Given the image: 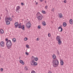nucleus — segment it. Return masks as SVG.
<instances>
[{
  "label": "nucleus",
  "instance_id": "1",
  "mask_svg": "<svg viewBox=\"0 0 73 73\" xmlns=\"http://www.w3.org/2000/svg\"><path fill=\"white\" fill-rule=\"evenodd\" d=\"M52 63V65L53 67H54V68H56L57 66H58V64H59V62H58V59H56L53 60Z\"/></svg>",
  "mask_w": 73,
  "mask_h": 73
},
{
  "label": "nucleus",
  "instance_id": "2",
  "mask_svg": "<svg viewBox=\"0 0 73 73\" xmlns=\"http://www.w3.org/2000/svg\"><path fill=\"white\" fill-rule=\"evenodd\" d=\"M6 45L8 49H9L11 48V47L12 45V43L11 40H9L7 42Z\"/></svg>",
  "mask_w": 73,
  "mask_h": 73
},
{
  "label": "nucleus",
  "instance_id": "3",
  "mask_svg": "<svg viewBox=\"0 0 73 73\" xmlns=\"http://www.w3.org/2000/svg\"><path fill=\"white\" fill-rule=\"evenodd\" d=\"M8 20H10V21H12V18H11L10 17L9 18H5V21L7 25H9V24H10V22Z\"/></svg>",
  "mask_w": 73,
  "mask_h": 73
},
{
  "label": "nucleus",
  "instance_id": "4",
  "mask_svg": "<svg viewBox=\"0 0 73 73\" xmlns=\"http://www.w3.org/2000/svg\"><path fill=\"white\" fill-rule=\"evenodd\" d=\"M56 40L57 41H58V43L59 45H61L62 44V42L61 40V39L60 38V37L58 36L56 37Z\"/></svg>",
  "mask_w": 73,
  "mask_h": 73
},
{
  "label": "nucleus",
  "instance_id": "5",
  "mask_svg": "<svg viewBox=\"0 0 73 73\" xmlns=\"http://www.w3.org/2000/svg\"><path fill=\"white\" fill-rule=\"evenodd\" d=\"M26 26L27 27V28L28 29H29V28H31V23H30V21H29V22L26 24Z\"/></svg>",
  "mask_w": 73,
  "mask_h": 73
},
{
  "label": "nucleus",
  "instance_id": "6",
  "mask_svg": "<svg viewBox=\"0 0 73 73\" xmlns=\"http://www.w3.org/2000/svg\"><path fill=\"white\" fill-rule=\"evenodd\" d=\"M19 28H20V29H23V30H24V25H23L22 26L21 25V24H19L18 25Z\"/></svg>",
  "mask_w": 73,
  "mask_h": 73
},
{
  "label": "nucleus",
  "instance_id": "7",
  "mask_svg": "<svg viewBox=\"0 0 73 73\" xmlns=\"http://www.w3.org/2000/svg\"><path fill=\"white\" fill-rule=\"evenodd\" d=\"M30 64L31 65H34V66H36L37 65V62H35V60H33L32 61V63L31 62Z\"/></svg>",
  "mask_w": 73,
  "mask_h": 73
},
{
  "label": "nucleus",
  "instance_id": "8",
  "mask_svg": "<svg viewBox=\"0 0 73 73\" xmlns=\"http://www.w3.org/2000/svg\"><path fill=\"white\" fill-rule=\"evenodd\" d=\"M43 17V16L42 15L39 16L37 17L38 20L39 21H40L42 20V19Z\"/></svg>",
  "mask_w": 73,
  "mask_h": 73
},
{
  "label": "nucleus",
  "instance_id": "9",
  "mask_svg": "<svg viewBox=\"0 0 73 73\" xmlns=\"http://www.w3.org/2000/svg\"><path fill=\"white\" fill-rule=\"evenodd\" d=\"M62 28L61 27V26L60 27L58 28V31L59 32H61L62 31Z\"/></svg>",
  "mask_w": 73,
  "mask_h": 73
},
{
  "label": "nucleus",
  "instance_id": "10",
  "mask_svg": "<svg viewBox=\"0 0 73 73\" xmlns=\"http://www.w3.org/2000/svg\"><path fill=\"white\" fill-rule=\"evenodd\" d=\"M0 46H2V47H3L4 46V42L3 41H2L0 42Z\"/></svg>",
  "mask_w": 73,
  "mask_h": 73
},
{
  "label": "nucleus",
  "instance_id": "11",
  "mask_svg": "<svg viewBox=\"0 0 73 73\" xmlns=\"http://www.w3.org/2000/svg\"><path fill=\"white\" fill-rule=\"evenodd\" d=\"M20 9V7L19 6H17V9L16 10V11L18 12V11H19V10Z\"/></svg>",
  "mask_w": 73,
  "mask_h": 73
},
{
  "label": "nucleus",
  "instance_id": "12",
  "mask_svg": "<svg viewBox=\"0 0 73 73\" xmlns=\"http://www.w3.org/2000/svg\"><path fill=\"white\" fill-rule=\"evenodd\" d=\"M19 23L18 22H15V23L14 25L15 26V28H17L18 26H19Z\"/></svg>",
  "mask_w": 73,
  "mask_h": 73
},
{
  "label": "nucleus",
  "instance_id": "13",
  "mask_svg": "<svg viewBox=\"0 0 73 73\" xmlns=\"http://www.w3.org/2000/svg\"><path fill=\"white\" fill-rule=\"evenodd\" d=\"M60 64L61 65H64V62H63V60L61 59L60 60Z\"/></svg>",
  "mask_w": 73,
  "mask_h": 73
},
{
  "label": "nucleus",
  "instance_id": "14",
  "mask_svg": "<svg viewBox=\"0 0 73 73\" xmlns=\"http://www.w3.org/2000/svg\"><path fill=\"white\" fill-rule=\"evenodd\" d=\"M52 58H53L54 60H56V56L54 54H53L52 55Z\"/></svg>",
  "mask_w": 73,
  "mask_h": 73
},
{
  "label": "nucleus",
  "instance_id": "15",
  "mask_svg": "<svg viewBox=\"0 0 73 73\" xmlns=\"http://www.w3.org/2000/svg\"><path fill=\"white\" fill-rule=\"evenodd\" d=\"M19 62L21 63V64H22V65H24V62H23V61L22 60H20L19 61Z\"/></svg>",
  "mask_w": 73,
  "mask_h": 73
},
{
  "label": "nucleus",
  "instance_id": "16",
  "mask_svg": "<svg viewBox=\"0 0 73 73\" xmlns=\"http://www.w3.org/2000/svg\"><path fill=\"white\" fill-rule=\"evenodd\" d=\"M70 24H71V25L73 24V20L71 19L70 20Z\"/></svg>",
  "mask_w": 73,
  "mask_h": 73
},
{
  "label": "nucleus",
  "instance_id": "17",
  "mask_svg": "<svg viewBox=\"0 0 73 73\" xmlns=\"http://www.w3.org/2000/svg\"><path fill=\"white\" fill-rule=\"evenodd\" d=\"M0 33H1V34H3V33H4V31L3 29H1L0 31Z\"/></svg>",
  "mask_w": 73,
  "mask_h": 73
},
{
  "label": "nucleus",
  "instance_id": "18",
  "mask_svg": "<svg viewBox=\"0 0 73 73\" xmlns=\"http://www.w3.org/2000/svg\"><path fill=\"white\" fill-rule=\"evenodd\" d=\"M42 24L43 26H45V25H46V23H45V21L43 22H42Z\"/></svg>",
  "mask_w": 73,
  "mask_h": 73
},
{
  "label": "nucleus",
  "instance_id": "19",
  "mask_svg": "<svg viewBox=\"0 0 73 73\" xmlns=\"http://www.w3.org/2000/svg\"><path fill=\"white\" fill-rule=\"evenodd\" d=\"M63 27H66V23L65 22L63 23Z\"/></svg>",
  "mask_w": 73,
  "mask_h": 73
},
{
  "label": "nucleus",
  "instance_id": "20",
  "mask_svg": "<svg viewBox=\"0 0 73 73\" xmlns=\"http://www.w3.org/2000/svg\"><path fill=\"white\" fill-rule=\"evenodd\" d=\"M59 17L60 18H62V14L60 13L59 14Z\"/></svg>",
  "mask_w": 73,
  "mask_h": 73
},
{
  "label": "nucleus",
  "instance_id": "21",
  "mask_svg": "<svg viewBox=\"0 0 73 73\" xmlns=\"http://www.w3.org/2000/svg\"><path fill=\"white\" fill-rule=\"evenodd\" d=\"M12 41L14 42H16V39L15 38H13L12 40Z\"/></svg>",
  "mask_w": 73,
  "mask_h": 73
},
{
  "label": "nucleus",
  "instance_id": "22",
  "mask_svg": "<svg viewBox=\"0 0 73 73\" xmlns=\"http://www.w3.org/2000/svg\"><path fill=\"white\" fill-rule=\"evenodd\" d=\"M34 59L35 60V61H37L38 60V58H34Z\"/></svg>",
  "mask_w": 73,
  "mask_h": 73
},
{
  "label": "nucleus",
  "instance_id": "23",
  "mask_svg": "<svg viewBox=\"0 0 73 73\" xmlns=\"http://www.w3.org/2000/svg\"><path fill=\"white\" fill-rule=\"evenodd\" d=\"M27 40H28V38H27V37H25L24 38V40L25 41H27Z\"/></svg>",
  "mask_w": 73,
  "mask_h": 73
},
{
  "label": "nucleus",
  "instance_id": "24",
  "mask_svg": "<svg viewBox=\"0 0 73 73\" xmlns=\"http://www.w3.org/2000/svg\"><path fill=\"white\" fill-rule=\"evenodd\" d=\"M31 73H36V72H35V71L33 70L31 71Z\"/></svg>",
  "mask_w": 73,
  "mask_h": 73
},
{
  "label": "nucleus",
  "instance_id": "25",
  "mask_svg": "<svg viewBox=\"0 0 73 73\" xmlns=\"http://www.w3.org/2000/svg\"><path fill=\"white\" fill-rule=\"evenodd\" d=\"M42 13L44 14H45V11H42Z\"/></svg>",
  "mask_w": 73,
  "mask_h": 73
},
{
  "label": "nucleus",
  "instance_id": "26",
  "mask_svg": "<svg viewBox=\"0 0 73 73\" xmlns=\"http://www.w3.org/2000/svg\"><path fill=\"white\" fill-rule=\"evenodd\" d=\"M25 70H28V68H27V67H25Z\"/></svg>",
  "mask_w": 73,
  "mask_h": 73
},
{
  "label": "nucleus",
  "instance_id": "27",
  "mask_svg": "<svg viewBox=\"0 0 73 73\" xmlns=\"http://www.w3.org/2000/svg\"><path fill=\"white\" fill-rule=\"evenodd\" d=\"M40 13L39 12H38L37 13V14H36V15L37 16H38V15H40Z\"/></svg>",
  "mask_w": 73,
  "mask_h": 73
},
{
  "label": "nucleus",
  "instance_id": "28",
  "mask_svg": "<svg viewBox=\"0 0 73 73\" xmlns=\"http://www.w3.org/2000/svg\"><path fill=\"white\" fill-rule=\"evenodd\" d=\"M38 29H40V28H41V27L39 25L38 26Z\"/></svg>",
  "mask_w": 73,
  "mask_h": 73
},
{
  "label": "nucleus",
  "instance_id": "29",
  "mask_svg": "<svg viewBox=\"0 0 73 73\" xmlns=\"http://www.w3.org/2000/svg\"><path fill=\"white\" fill-rule=\"evenodd\" d=\"M9 40H8V38H6L5 39L6 41H8Z\"/></svg>",
  "mask_w": 73,
  "mask_h": 73
},
{
  "label": "nucleus",
  "instance_id": "30",
  "mask_svg": "<svg viewBox=\"0 0 73 73\" xmlns=\"http://www.w3.org/2000/svg\"><path fill=\"white\" fill-rule=\"evenodd\" d=\"M48 37H50V33L48 34Z\"/></svg>",
  "mask_w": 73,
  "mask_h": 73
},
{
  "label": "nucleus",
  "instance_id": "31",
  "mask_svg": "<svg viewBox=\"0 0 73 73\" xmlns=\"http://www.w3.org/2000/svg\"><path fill=\"white\" fill-rule=\"evenodd\" d=\"M64 3H66V0H64Z\"/></svg>",
  "mask_w": 73,
  "mask_h": 73
},
{
  "label": "nucleus",
  "instance_id": "32",
  "mask_svg": "<svg viewBox=\"0 0 73 73\" xmlns=\"http://www.w3.org/2000/svg\"><path fill=\"white\" fill-rule=\"evenodd\" d=\"M26 46L27 48H28L29 46V45H26Z\"/></svg>",
  "mask_w": 73,
  "mask_h": 73
},
{
  "label": "nucleus",
  "instance_id": "33",
  "mask_svg": "<svg viewBox=\"0 0 73 73\" xmlns=\"http://www.w3.org/2000/svg\"><path fill=\"white\" fill-rule=\"evenodd\" d=\"M25 53H26V55H28V54H28V52H26Z\"/></svg>",
  "mask_w": 73,
  "mask_h": 73
},
{
  "label": "nucleus",
  "instance_id": "34",
  "mask_svg": "<svg viewBox=\"0 0 73 73\" xmlns=\"http://www.w3.org/2000/svg\"><path fill=\"white\" fill-rule=\"evenodd\" d=\"M0 70L1 71H3V68H1Z\"/></svg>",
  "mask_w": 73,
  "mask_h": 73
},
{
  "label": "nucleus",
  "instance_id": "35",
  "mask_svg": "<svg viewBox=\"0 0 73 73\" xmlns=\"http://www.w3.org/2000/svg\"><path fill=\"white\" fill-rule=\"evenodd\" d=\"M21 5H24V3H21Z\"/></svg>",
  "mask_w": 73,
  "mask_h": 73
},
{
  "label": "nucleus",
  "instance_id": "36",
  "mask_svg": "<svg viewBox=\"0 0 73 73\" xmlns=\"http://www.w3.org/2000/svg\"><path fill=\"white\" fill-rule=\"evenodd\" d=\"M36 40L37 41H39V39L38 38H37Z\"/></svg>",
  "mask_w": 73,
  "mask_h": 73
},
{
  "label": "nucleus",
  "instance_id": "37",
  "mask_svg": "<svg viewBox=\"0 0 73 73\" xmlns=\"http://www.w3.org/2000/svg\"><path fill=\"white\" fill-rule=\"evenodd\" d=\"M40 1H41V2H42V1H43L44 0H40Z\"/></svg>",
  "mask_w": 73,
  "mask_h": 73
},
{
  "label": "nucleus",
  "instance_id": "38",
  "mask_svg": "<svg viewBox=\"0 0 73 73\" xmlns=\"http://www.w3.org/2000/svg\"><path fill=\"white\" fill-rule=\"evenodd\" d=\"M52 12H53V11H54V9H52Z\"/></svg>",
  "mask_w": 73,
  "mask_h": 73
},
{
  "label": "nucleus",
  "instance_id": "39",
  "mask_svg": "<svg viewBox=\"0 0 73 73\" xmlns=\"http://www.w3.org/2000/svg\"><path fill=\"white\" fill-rule=\"evenodd\" d=\"M57 52L58 54V55H59V52H58V51Z\"/></svg>",
  "mask_w": 73,
  "mask_h": 73
},
{
  "label": "nucleus",
  "instance_id": "40",
  "mask_svg": "<svg viewBox=\"0 0 73 73\" xmlns=\"http://www.w3.org/2000/svg\"><path fill=\"white\" fill-rule=\"evenodd\" d=\"M36 5H37L38 4V3L36 2L35 3Z\"/></svg>",
  "mask_w": 73,
  "mask_h": 73
},
{
  "label": "nucleus",
  "instance_id": "41",
  "mask_svg": "<svg viewBox=\"0 0 73 73\" xmlns=\"http://www.w3.org/2000/svg\"><path fill=\"white\" fill-rule=\"evenodd\" d=\"M45 7H46L45 8H48V6H45Z\"/></svg>",
  "mask_w": 73,
  "mask_h": 73
},
{
  "label": "nucleus",
  "instance_id": "42",
  "mask_svg": "<svg viewBox=\"0 0 73 73\" xmlns=\"http://www.w3.org/2000/svg\"><path fill=\"white\" fill-rule=\"evenodd\" d=\"M48 73H52V72H51L49 71Z\"/></svg>",
  "mask_w": 73,
  "mask_h": 73
},
{
  "label": "nucleus",
  "instance_id": "43",
  "mask_svg": "<svg viewBox=\"0 0 73 73\" xmlns=\"http://www.w3.org/2000/svg\"><path fill=\"white\" fill-rule=\"evenodd\" d=\"M45 3H46V1H45Z\"/></svg>",
  "mask_w": 73,
  "mask_h": 73
},
{
  "label": "nucleus",
  "instance_id": "44",
  "mask_svg": "<svg viewBox=\"0 0 73 73\" xmlns=\"http://www.w3.org/2000/svg\"><path fill=\"white\" fill-rule=\"evenodd\" d=\"M20 73H23L22 72H20Z\"/></svg>",
  "mask_w": 73,
  "mask_h": 73
},
{
  "label": "nucleus",
  "instance_id": "45",
  "mask_svg": "<svg viewBox=\"0 0 73 73\" xmlns=\"http://www.w3.org/2000/svg\"><path fill=\"white\" fill-rule=\"evenodd\" d=\"M52 23H53V22L52 21Z\"/></svg>",
  "mask_w": 73,
  "mask_h": 73
},
{
  "label": "nucleus",
  "instance_id": "46",
  "mask_svg": "<svg viewBox=\"0 0 73 73\" xmlns=\"http://www.w3.org/2000/svg\"><path fill=\"white\" fill-rule=\"evenodd\" d=\"M36 1H35V3H36Z\"/></svg>",
  "mask_w": 73,
  "mask_h": 73
},
{
  "label": "nucleus",
  "instance_id": "47",
  "mask_svg": "<svg viewBox=\"0 0 73 73\" xmlns=\"http://www.w3.org/2000/svg\"><path fill=\"white\" fill-rule=\"evenodd\" d=\"M18 13H19V11H18Z\"/></svg>",
  "mask_w": 73,
  "mask_h": 73
},
{
  "label": "nucleus",
  "instance_id": "48",
  "mask_svg": "<svg viewBox=\"0 0 73 73\" xmlns=\"http://www.w3.org/2000/svg\"><path fill=\"white\" fill-rule=\"evenodd\" d=\"M27 20H28V19H27Z\"/></svg>",
  "mask_w": 73,
  "mask_h": 73
},
{
  "label": "nucleus",
  "instance_id": "49",
  "mask_svg": "<svg viewBox=\"0 0 73 73\" xmlns=\"http://www.w3.org/2000/svg\"><path fill=\"white\" fill-rule=\"evenodd\" d=\"M19 59H20V58H19Z\"/></svg>",
  "mask_w": 73,
  "mask_h": 73
}]
</instances>
